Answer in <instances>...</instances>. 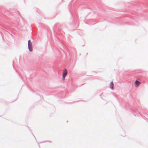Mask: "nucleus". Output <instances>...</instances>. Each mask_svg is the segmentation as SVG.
<instances>
[{"mask_svg":"<svg viewBox=\"0 0 148 148\" xmlns=\"http://www.w3.org/2000/svg\"><path fill=\"white\" fill-rule=\"evenodd\" d=\"M28 47L29 50L30 51H32V43L29 40L28 41Z\"/></svg>","mask_w":148,"mask_h":148,"instance_id":"nucleus-2","label":"nucleus"},{"mask_svg":"<svg viewBox=\"0 0 148 148\" xmlns=\"http://www.w3.org/2000/svg\"><path fill=\"white\" fill-rule=\"evenodd\" d=\"M67 72L66 69H64L63 72L62 79L63 80H64L65 77L67 74Z\"/></svg>","mask_w":148,"mask_h":148,"instance_id":"nucleus-1","label":"nucleus"},{"mask_svg":"<svg viewBox=\"0 0 148 148\" xmlns=\"http://www.w3.org/2000/svg\"><path fill=\"white\" fill-rule=\"evenodd\" d=\"M140 84V82L137 81H136L135 82V85L136 87H138L139 86Z\"/></svg>","mask_w":148,"mask_h":148,"instance_id":"nucleus-3","label":"nucleus"},{"mask_svg":"<svg viewBox=\"0 0 148 148\" xmlns=\"http://www.w3.org/2000/svg\"><path fill=\"white\" fill-rule=\"evenodd\" d=\"M110 88L112 90H113L114 89V87H113L114 84H113V82H111L110 84Z\"/></svg>","mask_w":148,"mask_h":148,"instance_id":"nucleus-4","label":"nucleus"}]
</instances>
